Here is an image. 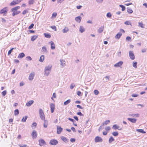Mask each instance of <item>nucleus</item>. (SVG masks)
<instances>
[{
	"mask_svg": "<svg viewBox=\"0 0 147 147\" xmlns=\"http://www.w3.org/2000/svg\"><path fill=\"white\" fill-rule=\"evenodd\" d=\"M35 76V74L34 72H32L29 75L28 79L30 80H32L34 78Z\"/></svg>",
	"mask_w": 147,
	"mask_h": 147,
	"instance_id": "1a4fd4ad",
	"label": "nucleus"
},
{
	"mask_svg": "<svg viewBox=\"0 0 147 147\" xmlns=\"http://www.w3.org/2000/svg\"><path fill=\"white\" fill-rule=\"evenodd\" d=\"M60 61L61 62V65L62 66V67H63L65 65V61L63 59H61Z\"/></svg>",
	"mask_w": 147,
	"mask_h": 147,
	"instance_id": "2eb2a0df",
	"label": "nucleus"
},
{
	"mask_svg": "<svg viewBox=\"0 0 147 147\" xmlns=\"http://www.w3.org/2000/svg\"><path fill=\"white\" fill-rule=\"evenodd\" d=\"M15 49H16V48H11L10 50H9L8 52V55H9L10 54H11V53L13 50Z\"/></svg>",
	"mask_w": 147,
	"mask_h": 147,
	"instance_id": "c03bdc74",
	"label": "nucleus"
},
{
	"mask_svg": "<svg viewBox=\"0 0 147 147\" xmlns=\"http://www.w3.org/2000/svg\"><path fill=\"white\" fill-rule=\"evenodd\" d=\"M112 16V15L111 13L108 12L107 14V16L109 18H110Z\"/></svg>",
	"mask_w": 147,
	"mask_h": 147,
	"instance_id": "de8ad7c7",
	"label": "nucleus"
},
{
	"mask_svg": "<svg viewBox=\"0 0 147 147\" xmlns=\"http://www.w3.org/2000/svg\"><path fill=\"white\" fill-rule=\"evenodd\" d=\"M49 43L51 45V49H55V45L53 41L49 42Z\"/></svg>",
	"mask_w": 147,
	"mask_h": 147,
	"instance_id": "dca6fc26",
	"label": "nucleus"
},
{
	"mask_svg": "<svg viewBox=\"0 0 147 147\" xmlns=\"http://www.w3.org/2000/svg\"><path fill=\"white\" fill-rule=\"evenodd\" d=\"M131 39V38L129 36H127L126 38V40L128 41H130Z\"/></svg>",
	"mask_w": 147,
	"mask_h": 147,
	"instance_id": "774afa93",
	"label": "nucleus"
},
{
	"mask_svg": "<svg viewBox=\"0 0 147 147\" xmlns=\"http://www.w3.org/2000/svg\"><path fill=\"white\" fill-rule=\"evenodd\" d=\"M127 12L129 13H132L133 11L131 8L129 7H127Z\"/></svg>",
	"mask_w": 147,
	"mask_h": 147,
	"instance_id": "7c9ffc66",
	"label": "nucleus"
},
{
	"mask_svg": "<svg viewBox=\"0 0 147 147\" xmlns=\"http://www.w3.org/2000/svg\"><path fill=\"white\" fill-rule=\"evenodd\" d=\"M137 62H133V66L135 68H137Z\"/></svg>",
	"mask_w": 147,
	"mask_h": 147,
	"instance_id": "79ce46f5",
	"label": "nucleus"
},
{
	"mask_svg": "<svg viewBox=\"0 0 147 147\" xmlns=\"http://www.w3.org/2000/svg\"><path fill=\"white\" fill-rule=\"evenodd\" d=\"M114 140V139L112 136H111L109 139V143H111Z\"/></svg>",
	"mask_w": 147,
	"mask_h": 147,
	"instance_id": "4c0bfd02",
	"label": "nucleus"
},
{
	"mask_svg": "<svg viewBox=\"0 0 147 147\" xmlns=\"http://www.w3.org/2000/svg\"><path fill=\"white\" fill-rule=\"evenodd\" d=\"M122 35V34L120 32H119L115 36V37L116 38L119 39L120 38L121 36Z\"/></svg>",
	"mask_w": 147,
	"mask_h": 147,
	"instance_id": "4be33fe9",
	"label": "nucleus"
},
{
	"mask_svg": "<svg viewBox=\"0 0 147 147\" xmlns=\"http://www.w3.org/2000/svg\"><path fill=\"white\" fill-rule=\"evenodd\" d=\"M61 139L65 143H67L69 141L68 139H67L65 137L62 136L61 137Z\"/></svg>",
	"mask_w": 147,
	"mask_h": 147,
	"instance_id": "6ab92c4d",
	"label": "nucleus"
},
{
	"mask_svg": "<svg viewBox=\"0 0 147 147\" xmlns=\"http://www.w3.org/2000/svg\"><path fill=\"white\" fill-rule=\"evenodd\" d=\"M95 142L96 143L101 142L102 141V139L100 137L97 136L95 138Z\"/></svg>",
	"mask_w": 147,
	"mask_h": 147,
	"instance_id": "6e6552de",
	"label": "nucleus"
},
{
	"mask_svg": "<svg viewBox=\"0 0 147 147\" xmlns=\"http://www.w3.org/2000/svg\"><path fill=\"white\" fill-rule=\"evenodd\" d=\"M124 24H125L126 25H131V24L130 23V22L129 21H126L124 23Z\"/></svg>",
	"mask_w": 147,
	"mask_h": 147,
	"instance_id": "8fccbe9b",
	"label": "nucleus"
},
{
	"mask_svg": "<svg viewBox=\"0 0 147 147\" xmlns=\"http://www.w3.org/2000/svg\"><path fill=\"white\" fill-rule=\"evenodd\" d=\"M38 36L36 35L33 36H32L31 40L32 41H34L36 38Z\"/></svg>",
	"mask_w": 147,
	"mask_h": 147,
	"instance_id": "473e14b6",
	"label": "nucleus"
},
{
	"mask_svg": "<svg viewBox=\"0 0 147 147\" xmlns=\"http://www.w3.org/2000/svg\"><path fill=\"white\" fill-rule=\"evenodd\" d=\"M52 66L49 65L45 67L44 70V75L46 76H48L51 71Z\"/></svg>",
	"mask_w": 147,
	"mask_h": 147,
	"instance_id": "f03ea898",
	"label": "nucleus"
},
{
	"mask_svg": "<svg viewBox=\"0 0 147 147\" xmlns=\"http://www.w3.org/2000/svg\"><path fill=\"white\" fill-rule=\"evenodd\" d=\"M31 135L33 139L36 138L37 137L36 131L35 130H34L32 132Z\"/></svg>",
	"mask_w": 147,
	"mask_h": 147,
	"instance_id": "4468645a",
	"label": "nucleus"
},
{
	"mask_svg": "<svg viewBox=\"0 0 147 147\" xmlns=\"http://www.w3.org/2000/svg\"><path fill=\"white\" fill-rule=\"evenodd\" d=\"M7 11L8 10L7 9V7H5L0 10V13L6 14L7 13Z\"/></svg>",
	"mask_w": 147,
	"mask_h": 147,
	"instance_id": "0eeeda50",
	"label": "nucleus"
},
{
	"mask_svg": "<svg viewBox=\"0 0 147 147\" xmlns=\"http://www.w3.org/2000/svg\"><path fill=\"white\" fill-rule=\"evenodd\" d=\"M39 114L40 117L42 120L45 119V115L43 110L41 109H39Z\"/></svg>",
	"mask_w": 147,
	"mask_h": 147,
	"instance_id": "7ed1b4c3",
	"label": "nucleus"
},
{
	"mask_svg": "<svg viewBox=\"0 0 147 147\" xmlns=\"http://www.w3.org/2000/svg\"><path fill=\"white\" fill-rule=\"evenodd\" d=\"M34 102V101L31 100L29 101L26 104V105L28 107L30 106Z\"/></svg>",
	"mask_w": 147,
	"mask_h": 147,
	"instance_id": "5701e85b",
	"label": "nucleus"
},
{
	"mask_svg": "<svg viewBox=\"0 0 147 147\" xmlns=\"http://www.w3.org/2000/svg\"><path fill=\"white\" fill-rule=\"evenodd\" d=\"M34 26V24H32L31 25L28 27V29H30L32 28Z\"/></svg>",
	"mask_w": 147,
	"mask_h": 147,
	"instance_id": "603ef678",
	"label": "nucleus"
},
{
	"mask_svg": "<svg viewBox=\"0 0 147 147\" xmlns=\"http://www.w3.org/2000/svg\"><path fill=\"white\" fill-rule=\"evenodd\" d=\"M7 94V91L6 90H4L2 92V94L3 96H5Z\"/></svg>",
	"mask_w": 147,
	"mask_h": 147,
	"instance_id": "3c124183",
	"label": "nucleus"
},
{
	"mask_svg": "<svg viewBox=\"0 0 147 147\" xmlns=\"http://www.w3.org/2000/svg\"><path fill=\"white\" fill-rule=\"evenodd\" d=\"M50 105V108H51V113H53L55 110V105L53 103H51Z\"/></svg>",
	"mask_w": 147,
	"mask_h": 147,
	"instance_id": "9b49d317",
	"label": "nucleus"
},
{
	"mask_svg": "<svg viewBox=\"0 0 147 147\" xmlns=\"http://www.w3.org/2000/svg\"><path fill=\"white\" fill-rule=\"evenodd\" d=\"M71 102L70 99H68L65 101L64 103V105H66L69 104Z\"/></svg>",
	"mask_w": 147,
	"mask_h": 147,
	"instance_id": "f704fd0d",
	"label": "nucleus"
},
{
	"mask_svg": "<svg viewBox=\"0 0 147 147\" xmlns=\"http://www.w3.org/2000/svg\"><path fill=\"white\" fill-rule=\"evenodd\" d=\"M136 130L137 131L139 132H140L142 133H146L143 129H137Z\"/></svg>",
	"mask_w": 147,
	"mask_h": 147,
	"instance_id": "58836bf2",
	"label": "nucleus"
},
{
	"mask_svg": "<svg viewBox=\"0 0 147 147\" xmlns=\"http://www.w3.org/2000/svg\"><path fill=\"white\" fill-rule=\"evenodd\" d=\"M27 118L28 117L27 116H25L22 119V121L23 122H26Z\"/></svg>",
	"mask_w": 147,
	"mask_h": 147,
	"instance_id": "ea45409f",
	"label": "nucleus"
},
{
	"mask_svg": "<svg viewBox=\"0 0 147 147\" xmlns=\"http://www.w3.org/2000/svg\"><path fill=\"white\" fill-rule=\"evenodd\" d=\"M110 122L109 120H107L104 121V122L103 123L102 126L104 125H106L108 124Z\"/></svg>",
	"mask_w": 147,
	"mask_h": 147,
	"instance_id": "c756f323",
	"label": "nucleus"
},
{
	"mask_svg": "<svg viewBox=\"0 0 147 147\" xmlns=\"http://www.w3.org/2000/svg\"><path fill=\"white\" fill-rule=\"evenodd\" d=\"M20 8V6H17L11 9V11L13 12L12 14L13 16H14L16 15H18L20 13V11L18 10Z\"/></svg>",
	"mask_w": 147,
	"mask_h": 147,
	"instance_id": "f257e3e1",
	"label": "nucleus"
},
{
	"mask_svg": "<svg viewBox=\"0 0 147 147\" xmlns=\"http://www.w3.org/2000/svg\"><path fill=\"white\" fill-rule=\"evenodd\" d=\"M129 55L131 60H134L135 59V55L133 51H129Z\"/></svg>",
	"mask_w": 147,
	"mask_h": 147,
	"instance_id": "39448f33",
	"label": "nucleus"
},
{
	"mask_svg": "<svg viewBox=\"0 0 147 147\" xmlns=\"http://www.w3.org/2000/svg\"><path fill=\"white\" fill-rule=\"evenodd\" d=\"M119 126L116 124L114 125L112 127L113 129H118L119 130H121L122 129L121 128L119 129Z\"/></svg>",
	"mask_w": 147,
	"mask_h": 147,
	"instance_id": "412c9836",
	"label": "nucleus"
},
{
	"mask_svg": "<svg viewBox=\"0 0 147 147\" xmlns=\"http://www.w3.org/2000/svg\"><path fill=\"white\" fill-rule=\"evenodd\" d=\"M14 115L15 116L18 115L19 114V111L18 109H16L14 111Z\"/></svg>",
	"mask_w": 147,
	"mask_h": 147,
	"instance_id": "c9c22d12",
	"label": "nucleus"
},
{
	"mask_svg": "<svg viewBox=\"0 0 147 147\" xmlns=\"http://www.w3.org/2000/svg\"><path fill=\"white\" fill-rule=\"evenodd\" d=\"M28 12V10H24L23 11V12H22V14L23 15H25Z\"/></svg>",
	"mask_w": 147,
	"mask_h": 147,
	"instance_id": "5fc2aeb1",
	"label": "nucleus"
},
{
	"mask_svg": "<svg viewBox=\"0 0 147 147\" xmlns=\"http://www.w3.org/2000/svg\"><path fill=\"white\" fill-rule=\"evenodd\" d=\"M18 146L20 147H26L27 145L26 144H19Z\"/></svg>",
	"mask_w": 147,
	"mask_h": 147,
	"instance_id": "052dcab7",
	"label": "nucleus"
},
{
	"mask_svg": "<svg viewBox=\"0 0 147 147\" xmlns=\"http://www.w3.org/2000/svg\"><path fill=\"white\" fill-rule=\"evenodd\" d=\"M58 143V141L55 139L51 140L49 142V144L52 145H56Z\"/></svg>",
	"mask_w": 147,
	"mask_h": 147,
	"instance_id": "20e7f679",
	"label": "nucleus"
},
{
	"mask_svg": "<svg viewBox=\"0 0 147 147\" xmlns=\"http://www.w3.org/2000/svg\"><path fill=\"white\" fill-rule=\"evenodd\" d=\"M36 122H34L32 123L31 126L32 128H33L34 127H36Z\"/></svg>",
	"mask_w": 147,
	"mask_h": 147,
	"instance_id": "864d4df0",
	"label": "nucleus"
},
{
	"mask_svg": "<svg viewBox=\"0 0 147 147\" xmlns=\"http://www.w3.org/2000/svg\"><path fill=\"white\" fill-rule=\"evenodd\" d=\"M44 121V122L43 124V127L45 128H47V127L48 125V121L47 120H46L45 119H43Z\"/></svg>",
	"mask_w": 147,
	"mask_h": 147,
	"instance_id": "a211bd4d",
	"label": "nucleus"
},
{
	"mask_svg": "<svg viewBox=\"0 0 147 147\" xmlns=\"http://www.w3.org/2000/svg\"><path fill=\"white\" fill-rule=\"evenodd\" d=\"M140 115L139 114H130L129 116H131L133 117H139Z\"/></svg>",
	"mask_w": 147,
	"mask_h": 147,
	"instance_id": "a878e982",
	"label": "nucleus"
},
{
	"mask_svg": "<svg viewBox=\"0 0 147 147\" xmlns=\"http://www.w3.org/2000/svg\"><path fill=\"white\" fill-rule=\"evenodd\" d=\"M85 28L82 26H81L79 28V31L81 33H83L85 31Z\"/></svg>",
	"mask_w": 147,
	"mask_h": 147,
	"instance_id": "b1692460",
	"label": "nucleus"
},
{
	"mask_svg": "<svg viewBox=\"0 0 147 147\" xmlns=\"http://www.w3.org/2000/svg\"><path fill=\"white\" fill-rule=\"evenodd\" d=\"M57 15L56 13H53L52 15V17L55 18Z\"/></svg>",
	"mask_w": 147,
	"mask_h": 147,
	"instance_id": "bf43d9fd",
	"label": "nucleus"
},
{
	"mask_svg": "<svg viewBox=\"0 0 147 147\" xmlns=\"http://www.w3.org/2000/svg\"><path fill=\"white\" fill-rule=\"evenodd\" d=\"M63 130V128L60 127H59V126H57V134H60L61 133Z\"/></svg>",
	"mask_w": 147,
	"mask_h": 147,
	"instance_id": "9d476101",
	"label": "nucleus"
},
{
	"mask_svg": "<svg viewBox=\"0 0 147 147\" xmlns=\"http://www.w3.org/2000/svg\"><path fill=\"white\" fill-rule=\"evenodd\" d=\"M39 145L40 146H43L44 144L45 143V141L42 139H40L39 141Z\"/></svg>",
	"mask_w": 147,
	"mask_h": 147,
	"instance_id": "ddd939ff",
	"label": "nucleus"
},
{
	"mask_svg": "<svg viewBox=\"0 0 147 147\" xmlns=\"http://www.w3.org/2000/svg\"><path fill=\"white\" fill-rule=\"evenodd\" d=\"M75 86V85H74L73 84H71V85H70V88L71 89H72Z\"/></svg>",
	"mask_w": 147,
	"mask_h": 147,
	"instance_id": "338daca9",
	"label": "nucleus"
},
{
	"mask_svg": "<svg viewBox=\"0 0 147 147\" xmlns=\"http://www.w3.org/2000/svg\"><path fill=\"white\" fill-rule=\"evenodd\" d=\"M69 31V29L67 27H65V28L62 30V32L64 33H66Z\"/></svg>",
	"mask_w": 147,
	"mask_h": 147,
	"instance_id": "bb28decb",
	"label": "nucleus"
},
{
	"mask_svg": "<svg viewBox=\"0 0 147 147\" xmlns=\"http://www.w3.org/2000/svg\"><path fill=\"white\" fill-rule=\"evenodd\" d=\"M81 19L82 18L80 16H78L75 18L76 21L79 23L80 22Z\"/></svg>",
	"mask_w": 147,
	"mask_h": 147,
	"instance_id": "f3484780",
	"label": "nucleus"
},
{
	"mask_svg": "<svg viewBox=\"0 0 147 147\" xmlns=\"http://www.w3.org/2000/svg\"><path fill=\"white\" fill-rule=\"evenodd\" d=\"M110 77L109 76H107L103 78V80L105 82H107L109 81Z\"/></svg>",
	"mask_w": 147,
	"mask_h": 147,
	"instance_id": "cd10ccee",
	"label": "nucleus"
},
{
	"mask_svg": "<svg viewBox=\"0 0 147 147\" xmlns=\"http://www.w3.org/2000/svg\"><path fill=\"white\" fill-rule=\"evenodd\" d=\"M94 93L96 95H98V94L99 92L98 91L96 90H95L94 91Z\"/></svg>",
	"mask_w": 147,
	"mask_h": 147,
	"instance_id": "4d7b16f0",
	"label": "nucleus"
},
{
	"mask_svg": "<svg viewBox=\"0 0 147 147\" xmlns=\"http://www.w3.org/2000/svg\"><path fill=\"white\" fill-rule=\"evenodd\" d=\"M44 59V55H42L40 57L39 61L41 62H43Z\"/></svg>",
	"mask_w": 147,
	"mask_h": 147,
	"instance_id": "2f4dec72",
	"label": "nucleus"
},
{
	"mask_svg": "<svg viewBox=\"0 0 147 147\" xmlns=\"http://www.w3.org/2000/svg\"><path fill=\"white\" fill-rule=\"evenodd\" d=\"M138 96V94H132L131 96L133 97H137Z\"/></svg>",
	"mask_w": 147,
	"mask_h": 147,
	"instance_id": "69168bd1",
	"label": "nucleus"
},
{
	"mask_svg": "<svg viewBox=\"0 0 147 147\" xmlns=\"http://www.w3.org/2000/svg\"><path fill=\"white\" fill-rule=\"evenodd\" d=\"M96 1L98 3H101L103 2V0H96Z\"/></svg>",
	"mask_w": 147,
	"mask_h": 147,
	"instance_id": "680f3d73",
	"label": "nucleus"
},
{
	"mask_svg": "<svg viewBox=\"0 0 147 147\" xmlns=\"http://www.w3.org/2000/svg\"><path fill=\"white\" fill-rule=\"evenodd\" d=\"M119 6L121 8V10L122 11H124L125 10V7L123 5H120Z\"/></svg>",
	"mask_w": 147,
	"mask_h": 147,
	"instance_id": "a19ab883",
	"label": "nucleus"
},
{
	"mask_svg": "<svg viewBox=\"0 0 147 147\" xmlns=\"http://www.w3.org/2000/svg\"><path fill=\"white\" fill-rule=\"evenodd\" d=\"M77 114L80 116H84V115L81 113V112H79L77 113Z\"/></svg>",
	"mask_w": 147,
	"mask_h": 147,
	"instance_id": "e2e57ef3",
	"label": "nucleus"
},
{
	"mask_svg": "<svg viewBox=\"0 0 147 147\" xmlns=\"http://www.w3.org/2000/svg\"><path fill=\"white\" fill-rule=\"evenodd\" d=\"M104 28V26H102L100 27L98 30V33H100L102 32Z\"/></svg>",
	"mask_w": 147,
	"mask_h": 147,
	"instance_id": "c85d7f7f",
	"label": "nucleus"
},
{
	"mask_svg": "<svg viewBox=\"0 0 147 147\" xmlns=\"http://www.w3.org/2000/svg\"><path fill=\"white\" fill-rule=\"evenodd\" d=\"M25 56V54L23 53H22L19 54L18 56V58L22 59Z\"/></svg>",
	"mask_w": 147,
	"mask_h": 147,
	"instance_id": "393cba45",
	"label": "nucleus"
},
{
	"mask_svg": "<svg viewBox=\"0 0 147 147\" xmlns=\"http://www.w3.org/2000/svg\"><path fill=\"white\" fill-rule=\"evenodd\" d=\"M20 2V1H19V0H14L10 3L9 5L11 6H14Z\"/></svg>",
	"mask_w": 147,
	"mask_h": 147,
	"instance_id": "423d86ee",
	"label": "nucleus"
},
{
	"mask_svg": "<svg viewBox=\"0 0 147 147\" xmlns=\"http://www.w3.org/2000/svg\"><path fill=\"white\" fill-rule=\"evenodd\" d=\"M77 94L79 96H82L81 92L79 91H78L77 92Z\"/></svg>",
	"mask_w": 147,
	"mask_h": 147,
	"instance_id": "09e8293b",
	"label": "nucleus"
},
{
	"mask_svg": "<svg viewBox=\"0 0 147 147\" xmlns=\"http://www.w3.org/2000/svg\"><path fill=\"white\" fill-rule=\"evenodd\" d=\"M123 62L120 61L114 65V67H119L121 66L123 64Z\"/></svg>",
	"mask_w": 147,
	"mask_h": 147,
	"instance_id": "f8f14e48",
	"label": "nucleus"
},
{
	"mask_svg": "<svg viewBox=\"0 0 147 147\" xmlns=\"http://www.w3.org/2000/svg\"><path fill=\"white\" fill-rule=\"evenodd\" d=\"M138 24H139V25H138L139 26H140L141 28L144 27L143 24L142 23H141L140 22H139V23H138Z\"/></svg>",
	"mask_w": 147,
	"mask_h": 147,
	"instance_id": "13d9d810",
	"label": "nucleus"
},
{
	"mask_svg": "<svg viewBox=\"0 0 147 147\" xmlns=\"http://www.w3.org/2000/svg\"><path fill=\"white\" fill-rule=\"evenodd\" d=\"M45 37L48 38H50L51 37V35L49 34L45 33L44 34Z\"/></svg>",
	"mask_w": 147,
	"mask_h": 147,
	"instance_id": "72a5a7b5",
	"label": "nucleus"
},
{
	"mask_svg": "<svg viewBox=\"0 0 147 147\" xmlns=\"http://www.w3.org/2000/svg\"><path fill=\"white\" fill-rule=\"evenodd\" d=\"M112 134L114 136H116L118 135V133L117 131H114L112 133Z\"/></svg>",
	"mask_w": 147,
	"mask_h": 147,
	"instance_id": "37998d69",
	"label": "nucleus"
},
{
	"mask_svg": "<svg viewBox=\"0 0 147 147\" xmlns=\"http://www.w3.org/2000/svg\"><path fill=\"white\" fill-rule=\"evenodd\" d=\"M127 119L128 120L130 121L132 123H135L136 122L137 120L134 118H128Z\"/></svg>",
	"mask_w": 147,
	"mask_h": 147,
	"instance_id": "aec40b11",
	"label": "nucleus"
},
{
	"mask_svg": "<svg viewBox=\"0 0 147 147\" xmlns=\"http://www.w3.org/2000/svg\"><path fill=\"white\" fill-rule=\"evenodd\" d=\"M34 0H30L29 1V5H32L34 4Z\"/></svg>",
	"mask_w": 147,
	"mask_h": 147,
	"instance_id": "49530a36",
	"label": "nucleus"
},
{
	"mask_svg": "<svg viewBox=\"0 0 147 147\" xmlns=\"http://www.w3.org/2000/svg\"><path fill=\"white\" fill-rule=\"evenodd\" d=\"M110 129V127L109 126L105 128V130L107 131H108Z\"/></svg>",
	"mask_w": 147,
	"mask_h": 147,
	"instance_id": "0e129e2a",
	"label": "nucleus"
},
{
	"mask_svg": "<svg viewBox=\"0 0 147 147\" xmlns=\"http://www.w3.org/2000/svg\"><path fill=\"white\" fill-rule=\"evenodd\" d=\"M42 52H43L44 53L47 52V49L46 47H42Z\"/></svg>",
	"mask_w": 147,
	"mask_h": 147,
	"instance_id": "e433bc0d",
	"label": "nucleus"
},
{
	"mask_svg": "<svg viewBox=\"0 0 147 147\" xmlns=\"http://www.w3.org/2000/svg\"><path fill=\"white\" fill-rule=\"evenodd\" d=\"M51 28L53 29L55 31H56L57 30L56 27L55 26H51Z\"/></svg>",
	"mask_w": 147,
	"mask_h": 147,
	"instance_id": "6e6d98bb",
	"label": "nucleus"
},
{
	"mask_svg": "<svg viewBox=\"0 0 147 147\" xmlns=\"http://www.w3.org/2000/svg\"><path fill=\"white\" fill-rule=\"evenodd\" d=\"M32 59L31 57L29 56L27 57L26 58V60L28 61H31Z\"/></svg>",
	"mask_w": 147,
	"mask_h": 147,
	"instance_id": "a18cd8bd",
	"label": "nucleus"
}]
</instances>
